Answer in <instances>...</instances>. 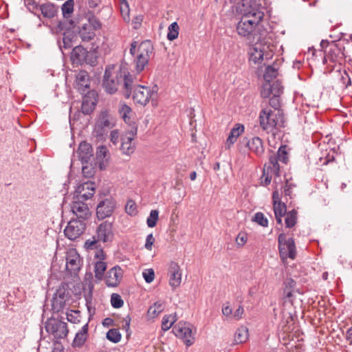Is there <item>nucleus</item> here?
<instances>
[{"mask_svg":"<svg viewBox=\"0 0 352 352\" xmlns=\"http://www.w3.org/2000/svg\"><path fill=\"white\" fill-rule=\"evenodd\" d=\"M124 83L123 94L126 98H129L133 89V80L131 76L126 72H122L121 69L119 71H114L113 67L108 66L106 67L104 74L103 76L102 86L109 94H115L118 89L119 85Z\"/></svg>","mask_w":352,"mask_h":352,"instance_id":"1","label":"nucleus"},{"mask_svg":"<svg viewBox=\"0 0 352 352\" xmlns=\"http://www.w3.org/2000/svg\"><path fill=\"white\" fill-rule=\"evenodd\" d=\"M98 94L94 90L89 91L82 98L81 111L76 110L72 113L70 109L69 124L72 130L82 131L84 126L87 124V120L85 118V116L91 114L96 108L98 102Z\"/></svg>","mask_w":352,"mask_h":352,"instance_id":"2","label":"nucleus"},{"mask_svg":"<svg viewBox=\"0 0 352 352\" xmlns=\"http://www.w3.org/2000/svg\"><path fill=\"white\" fill-rule=\"evenodd\" d=\"M264 14L258 9L250 7L248 8L236 25V32L238 34L243 37H246L250 40L253 37V41L256 40V28L258 25L260 21L263 19Z\"/></svg>","mask_w":352,"mask_h":352,"instance_id":"3","label":"nucleus"},{"mask_svg":"<svg viewBox=\"0 0 352 352\" xmlns=\"http://www.w3.org/2000/svg\"><path fill=\"white\" fill-rule=\"evenodd\" d=\"M260 125L263 130H280L285 127V119L283 111H278V113L272 110L263 109L259 116Z\"/></svg>","mask_w":352,"mask_h":352,"instance_id":"4","label":"nucleus"},{"mask_svg":"<svg viewBox=\"0 0 352 352\" xmlns=\"http://www.w3.org/2000/svg\"><path fill=\"white\" fill-rule=\"evenodd\" d=\"M154 47L150 40L140 43L138 47V54L134 58L135 70L137 73L142 72L153 54Z\"/></svg>","mask_w":352,"mask_h":352,"instance_id":"5","label":"nucleus"},{"mask_svg":"<svg viewBox=\"0 0 352 352\" xmlns=\"http://www.w3.org/2000/svg\"><path fill=\"white\" fill-rule=\"evenodd\" d=\"M278 243L280 257L283 261L288 258L292 259L296 258V245L293 238H287L286 234L280 233L278 237Z\"/></svg>","mask_w":352,"mask_h":352,"instance_id":"6","label":"nucleus"},{"mask_svg":"<svg viewBox=\"0 0 352 352\" xmlns=\"http://www.w3.org/2000/svg\"><path fill=\"white\" fill-rule=\"evenodd\" d=\"M345 57L344 45L335 41H331L329 49L324 50L322 62L323 64H327L328 61H329L341 65L342 62H344Z\"/></svg>","mask_w":352,"mask_h":352,"instance_id":"7","label":"nucleus"},{"mask_svg":"<svg viewBox=\"0 0 352 352\" xmlns=\"http://www.w3.org/2000/svg\"><path fill=\"white\" fill-rule=\"evenodd\" d=\"M45 329L56 339L67 337L69 332L67 322L54 318H48L45 321Z\"/></svg>","mask_w":352,"mask_h":352,"instance_id":"8","label":"nucleus"},{"mask_svg":"<svg viewBox=\"0 0 352 352\" xmlns=\"http://www.w3.org/2000/svg\"><path fill=\"white\" fill-rule=\"evenodd\" d=\"M260 39L261 37L258 36L256 39V43L250 46L248 50L249 60L254 64L261 63L264 56H265L266 58L271 56L270 53L266 52V48L269 47L259 43Z\"/></svg>","mask_w":352,"mask_h":352,"instance_id":"9","label":"nucleus"},{"mask_svg":"<svg viewBox=\"0 0 352 352\" xmlns=\"http://www.w3.org/2000/svg\"><path fill=\"white\" fill-rule=\"evenodd\" d=\"M173 331L177 337L183 340L186 346H190L194 343L195 338L190 323L179 322L173 327Z\"/></svg>","mask_w":352,"mask_h":352,"instance_id":"10","label":"nucleus"},{"mask_svg":"<svg viewBox=\"0 0 352 352\" xmlns=\"http://www.w3.org/2000/svg\"><path fill=\"white\" fill-rule=\"evenodd\" d=\"M86 224L82 220L72 218L64 230L65 235L70 240L78 238L85 230Z\"/></svg>","mask_w":352,"mask_h":352,"instance_id":"11","label":"nucleus"},{"mask_svg":"<svg viewBox=\"0 0 352 352\" xmlns=\"http://www.w3.org/2000/svg\"><path fill=\"white\" fill-rule=\"evenodd\" d=\"M116 119L107 111H102L96 119L95 132L108 131L112 130L116 126Z\"/></svg>","mask_w":352,"mask_h":352,"instance_id":"12","label":"nucleus"},{"mask_svg":"<svg viewBox=\"0 0 352 352\" xmlns=\"http://www.w3.org/2000/svg\"><path fill=\"white\" fill-rule=\"evenodd\" d=\"M69 292L64 285H60L52 300V309L54 312H59L65 306Z\"/></svg>","mask_w":352,"mask_h":352,"instance_id":"13","label":"nucleus"},{"mask_svg":"<svg viewBox=\"0 0 352 352\" xmlns=\"http://www.w3.org/2000/svg\"><path fill=\"white\" fill-rule=\"evenodd\" d=\"M82 265V260L75 250H72L67 252L66 256V269L71 274L76 275Z\"/></svg>","mask_w":352,"mask_h":352,"instance_id":"14","label":"nucleus"},{"mask_svg":"<svg viewBox=\"0 0 352 352\" xmlns=\"http://www.w3.org/2000/svg\"><path fill=\"white\" fill-rule=\"evenodd\" d=\"M71 211L78 220L85 221L91 216V212L87 204L82 200L74 198L71 204Z\"/></svg>","mask_w":352,"mask_h":352,"instance_id":"15","label":"nucleus"},{"mask_svg":"<svg viewBox=\"0 0 352 352\" xmlns=\"http://www.w3.org/2000/svg\"><path fill=\"white\" fill-rule=\"evenodd\" d=\"M115 207L116 202L113 199L107 198L102 200L99 202L96 208L97 217L102 220L110 217L113 214Z\"/></svg>","mask_w":352,"mask_h":352,"instance_id":"16","label":"nucleus"},{"mask_svg":"<svg viewBox=\"0 0 352 352\" xmlns=\"http://www.w3.org/2000/svg\"><path fill=\"white\" fill-rule=\"evenodd\" d=\"M95 235L103 243L112 241L114 236L112 223L107 221L101 223L98 226Z\"/></svg>","mask_w":352,"mask_h":352,"instance_id":"17","label":"nucleus"},{"mask_svg":"<svg viewBox=\"0 0 352 352\" xmlns=\"http://www.w3.org/2000/svg\"><path fill=\"white\" fill-rule=\"evenodd\" d=\"M169 285L176 288L179 287L182 282V270L178 263L170 261L168 264Z\"/></svg>","mask_w":352,"mask_h":352,"instance_id":"18","label":"nucleus"},{"mask_svg":"<svg viewBox=\"0 0 352 352\" xmlns=\"http://www.w3.org/2000/svg\"><path fill=\"white\" fill-rule=\"evenodd\" d=\"M132 91H133V99L136 103L146 105L148 102L151 96L148 87L137 85L135 87H133Z\"/></svg>","mask_w":352,"mask_h":352,"instance_id":"19","label":"nucleus"},{"mask_svg":"<svg viewBox=\"0 0 352 352\" xmlns=\"http://www.w3.org/2000/svg\"><path fill=\"white\" fill-rule=\"evenodd\" d=\"M242 143L245 144L249 149L258 157H261L264 153V147L262 140L258 137H245L243 139Z\"/></svg>","mask_w":352,"mask_h":352,"instance_id":"20","label":"nucleus"},{"mask_svg":"<svg viewBox=\"0 0 352 352\" xmlns=\"http://www.w3.org/2000/svg\"><path fill=\"white\" fill-rule=\"evenodd\" d=\"M137 133H125L121 136L120 150L123 154L130 155L135 148L134 138Z\"/></svg>","mask_w":352,"mask_h":352,"instance_id":"21","label":"nucleus"},{"mask_svg":"<svg viewBox=\"0 0 352 352\" xmlns=\"http://www.w3.org/2000/svg\"><path fill=\"white\" fill-rule=\"evenodd\" d=\"M77 154L82 164H88L94 157L91 145L86 142H82L78 146Z\"/></svg>","mask_w":352,"mask_h":352,"instance_id":"22","label":"nucleus"},{"mask_svg":"<svg viewBox=\"0 0 352 352\" xmlns=\"http://www.w3.org/2000/svg\"><path fill=\"white\" fill-rule=\"evenodd\" d=\"M122 276V272L120 267L116 266L112 267L107 272L105 276L107 285L112 287L118 286L120 282Z\"/></svg>","mask_w":352,"mask_h":352,"instance_id":"23","label":"nucleus"},{"mask_svg":"<svg viewBox=\"0 0 352 352\" xmlns=\"http://www.w3.org/2000/svg\"><path fill=\"white\" fill-rule=\"evenodd\" d=\"M92 185V184L85 183L79 186L76 190L77 195L74 198L82 200L83 202L91 198L95 192V188Z\"/></svg>","mask_w":352,"mask_h":352,"instance_id":"24","label":"nucleus"},{"mask_svg":"<svg viewBox=\"0 0 352 352\" xmlns=\"http://www.w3.org/2000/svg\"><path fill=\"white\" fill-rule=\"evenodd\" d=\"M96 157L100 170H104L108 164L110 154L105 146H100L97 148Z\"/></svg>","mask_w":352,"mask_h":352,"instance_id":"25","label":"nucleus"},{"mask_svg":"<svg viewBox=\"0 0 352 352\" xmlns=\"http://www.w3.org/2000/svg\"><path fill=\"white\" fill-rule=\"evenodd\" d=\"M58 7L52 3L47 2L40 5V14L45 19H52L56 16Z\"/></svg>","mask_w":352,"mask_h":352,"instance_id":"26","label":"nucleus"},{"mask_svg":"<svg viewBox=\"0 0 352 352\" xmlns=\"http://www.w3.org/2000/svg\"><path fill=\"white\" fill-rule=\"evenodd\" d=\"M86 55L87 50L81 45H78L72 50L71 60L74 64L82 65L86 60Z\"/></svg>","mask_w":352,"mask_h":352,"instance_id":"27","label":"nucleus"},{"mask_svg":"<svg viewBox=\"0 0 352 352\" xmlns=\"http://www.w3.org/2000/svg\"><path fill=\"white\" fill-rule=\"evenodd\" d=\"M279 160L276 155H272L269 158V162L266 166L265 169L270 172L271 175L275 177L274 182L276 183V178L280 176V166L278 164Z\"/></svg>","mask_w":352,"mask_h":352,"instance_id":"28","label":"nucleus"},{"mask_svg":"<svg viewBox=\"0 0 352 352\" xmlns=\"http://www.w3.org/2000/svg\"><path fill=\"white\" fill-rule=\"evenodd\" d=\"M78 34L84 42H89L94 39L96 36L94 31L90 24L84 23L79 28Z\"/></svg>","mask_w":352,"mask_h":352,"instance_id":"29","label":"nucleus"},{"mask_svg":"<svg viewBox=\"0 0 352 352\" xmlns=\"http://www.w3.org/2000/svg\"><path fill=\"white\" fill-rule=\"evenodd\" d=\"M88 323L82 326L81 329L76 334L73 341V346L75 347L82 346L88 337Z\"/></svg>","mask_w":352,"mask_h":352,"instance_id":"30","label":"nucleus"},{"mask_svg":"<svg viewBox=\"0 0 352 352\" xmlns=\"http://www.w3.org/2000/svg\"><path fill=\"white\" fill-rule=\"evenodd\" d=\"M76 84L78 89L80 91L89 87V76L87 72L80 71L76 75Z\"/></svg>","mask_w":352,"mask_h":352,"instance_id":"31","label":"nucleus"},{"mask_svg":"<svg viewBox=\"0 0 352 352\" xmlns=\"http://www.w3.org/2000/svg\"><path fill=\"white\" fill-rule=\"evenodd\" d=\"M275 218L278 224H282V217L285 216L287 212L286 206L284 203H276L273 204Z\"/></svg>","mask_w":352,"mask_h":352,"instance_id":"32","label":"nucleus"},{"mask_svg":"<svg viewBox=\"0 0 352 352\" xmlns=\"http://www.w3.org/2000/svg\"><path fill=\"white\" fill-rule=\"evenodd\" d=\"M76 34L73 30L64 31L63 33V45L60 44V47H63L65 49H69L72 46V41Z\"/></svg>","mask_w":352,"mask_h":352,"instance_id":"33","label":"nucleus"},{"mask_svg":"<svg viewBox=\"0 0 352 352\" xmlns=\"http://www.w3.org/2000/svg\"><path fill=\"white\" fill-rule=\"evenodd\" d=\"M75 26L76 22L73 19L64 18L63 20L58 21L56 29L60 32L62 31L72 30Z\"/></svg>","mask_w":352,"mask_h":352,"instance_id":"34","label":"nucleus"},{"mask_svg":"<svg viewBox=\"0 0 352 352\" xmlns=\"http://www.w3.org/2000/svg\"><path fill=\"white\" fill-rule=\"evenodd\" d=\"M248 338V329L245 327H239L234 335V341L236 344L245 342Z\"/></svg>","mask_w":352,"mask_h":352,"instance_id":"35","label":"nucleus"},{"mask_svg":"<svg viewBox=\"0 0 352 352\" xmlns=\"http://www.w3.org/2000/svg\"><path fill=\"white\" fill-rule=\"evenodd\" d=\"M119 113L126 124L129 125L132 124V111L130 107L125 104H122L119 109Z\"/></svg>","mask_w":352,"mask_h":352,"instance_id":"36","label":"nucleus"},{"mask_svg":"<svg viewBox=\"0 0 352 352\" xmlns=\"http://www.w3.org/2000/svg\"><path fill=\"white\" fill-rule=\"evenodd\" d=\"M285 226L288 228H293L297 223V211L295 209L287 212L285 219Z\"/></svg>","mask_w":352,"mask_h":352,"instance_id":"37","label":"nucleus"},{"mask_svg":"<svg viewBox=\"0 0 352 352\" xmlns=\"http://www.w3.org/2000/svg\"><path fill=\"white\" fill-rule=\"evenodd\" d=\"M100 242V241H99L96 236L94 235L85 241L84 248L87 250H98L101 246Z\"/></svg>","mask_w":352,"mask_h":352,"instance_id":"38","label":"nucleus"},{"mask_svg":"<svg viewBox=\"0 0 352 352\" xmlns=\"http://www.w3.org/2000/svg\"><path fill=\"white\" fill-rule=\"evenodd\" d=\"M176 314L164 316L162 321V329L163 331L168 330L173 324L176 322Z\"/></svg>","mask_w":352,"mask_h":352,"instance_id":"39","label":"nucleus"},{"mask_svg":"<svg viewBox=\"0 0 352 352\" xmlns=\"http://www.w3.org/2000/svg\"><path fill=\"white\" fill-rule=\"evenodd\" d=\"M94 269L96 278L102 279L104 276V272L107 269V264L104 261H98L95 263Z\"/></svg>","mask_w":352,"mask_h":352,"instance_id":"40","label":"nucleus"},{"mask_svg":"<svg viewBox=\"0 0 352 352\" xmlns=\"http://www.w3.org/2000/svg\"><path fill=\"white\" fill-rule=\"evenodd\" d=\"M179 25L177 22L172 23L168 28L167 38L169 41H173L178 37L179 35Z\"/></svg>","mask_w":352,"mask_h":352,"instance_id":"41","label":"nucleus"},{"mask_svg":"<svg viewBox=\"0 0 352 352\" xmlns=\"http://www.w3.org/2000/svg\"><path fill=\"white\" fill-rule=\"evenodd\" d=\"M74 0H67L62 6V12L64 18H69L74 11Z\"/></svg>","mask_w":352,"mask_h":352,"instance_id":"42","label":"nucleus"},{"mask_svg":"<svg viewBox=\"0 0 352 352\" xmlns=\"http://www.w3.org/2000/svg\"><path fill=\"white\" fill-rule=\"evenodd\" d=\"M278 75V71L274 67L269 65L266 67L265 74L263 75L264 79L267 82H270Z\"/></svg>","mask_w":352,"mask_h":352,"instance_id":"43","label":"nucleus"},{"mask_svg":"<svg viewBox=\"0 0 352 352\" xmlns=\"http://www.w3.org/2000/svg\"><path fill=\"white\" fill-rule=\"evenodd\" d=\"M106 337L109 341L118 343L120 341L122 336L118 329H111L107 331Z\"/></svg>","mask_w":352,"mask_h":352,"instance_id":"44","label":"nucleus"},{"mask_svg":"<svg viewBox=\"0 0 352 352\" xmlns=\"http://www.w3.org/2000/svg\"><path fill=\"white\" fill-rule=\"evenodd\" d=\"M159 219V212L157 210H153L151 211L149 216L146 219V223L148 227L153 228L156 226L157 221Z\"/></svg>","mask_w":352,"mask_h":352,"instance_id":"45","label":"nucleus"},{"mask_svg":"<svg viewBox=\"0 0 352 352\" xmlns=\"http://www.w3.org/2000/svg\"><path fill=\"white\" fill-rule=\"evenodd\" d=\"M269 87L272 92V96H280L283 92V87L278 80L274 81L272 85L269 82Z\"/></svg>","mask_w":352,"mask_h":352,"instance_id":"46","label":"nucleus"},{"mask_svg":"<svg viewBox=\"0 0 352 352\" xmlns=\"http://www.w3.org/2000/svg\"><path fill=\"white\" fill-rule=\"evenodd\" d=\"M164 309V305L160 302H156L153 306L150 307L148 310V314L152 316H157L160 314Z\"/></svg>","mask_w":352,"mask_h":352,"instance_id":"47","label":"nucleus"},{"mask_svg":"<svg viewBox=\"0 0 352 352\" xmlns=\"http://www.w3.org/2000/svg\"><path fill=\"white\" fill-rule=\"evenodd\" d=\"M27 8L35 15L40 16V5L35 0H27Z\"/></svg>","mask_w":352,"mask_h":352,"instance_id":"48","label":"nucleus"},{"mask_svg":"<svg viewBox=\"0 0 352 352\" xmlns=\"http://www.w3.org/2000/svg\"><path fill=\"white\" fill-rule=\"evenodd\" d=\"M98 56L96 55V52L94 51L87 50L86 60H85L84 63L90 65L91 66H94L97 63Z\"/></svg>","mask_w":352,"mask_h":352,"instance_id":"49","label":"nucleus"},{"mask_svg":"<svg viewBox=\"0 0 352 352\" xmlns=\"http://www.w3.org/2000/svg\"><path fill=\"white\" fill-rule=\"evenodd\" d=\"M270 105L274 108L275 113H278V111H282L280 109V100L279 96H272L269 100Z\"/></svg>","mask_w":352,"mask_h":352,"instance_id":"50","label":"nucleus"},{"mask_svg":"<svg viewBox=\"0 0 352 352\" xmlns=\"http://www.w3.org/2000/svg\"><path fill=\"white\" fill-rule=\"evenodd\" d=\"M253 221L263 227H267L268 226L267 219L261 212H258L254 214Z\"/></svg>","mask_w":352,"mask_h":352,"instance_id":"51","label":"nucleus"},{"mask_svg":"<svg viewBox=\"0 0 352 352\" xmlns=\"http://www.w3.org/2000/svg\"><path fill=\"white\" fill-rule=\"evenodd\" d=\"M111 303L113 308H120L124 305V301L118 294H113L111 297Z\"/></svg>","mask_w":352,"mask_h":352,"instance_id":"52","label":"nucleus"},{"mask_svg":"<svg viewBox=\"0 0 352 352\" xmlns=\"http://www.w3.org/2000/svg\"><path fill=\"white\" fill-rule=\"evenodd\" d=\"M125 210L131 216L136 214L137 208L135 203L132 200L128 201L125 206Z\"/></svg>","mask_w":352,"mask_h":352,"instance_id":"53","label":"nucleus"},{"mask_svg":"<svg viewBox=\"0 0 352 352\" xmlns=\"http://www.w3.org/2000/svg\"><path fill=\"white\" fill-rule=\"evenodd\" d=\"M82 172L83 175L87 178L91 177L95 173L94 168L91 164L88 165V164H82Z\"/></svg>","mask_w":352,"mask_h":352,"instance_id":"54","label":"nucleus"},{"mask_svg":"<svg viewBox=\"0 0 352 352\" xmlns=\"http://www.w3.org/2000/svg\"><path fill=\"white\" fill-rule=\"evenodd\" d=\"M287 153L286 151V146L282 145L280 146V148L278 151L277 155H276V156L278 157L279 161H280L283 163H287Z\"/></svg>","mask_w":352,"mask_h":352,"instance_id":"55","label":"nucleus"},{"mask_svg":"<svg viewBox=\"0 0 352 352\" xmlns=\"http://www.w3.org/2000/svg\"><path fill=\"white\" fill-rule=\"evenodd\" d=\"M266 166H264L263 168V174L261 178V184L264 186H267L270 184L272 177L274 175H271L270 172L267 171L265 169Z\"/></svg>","mask_w":352,"mask_h":352,"instance_id":"56","label":"nucleus"},{"mask_svg":"<svg viewBox=\"0 0 352 352\" xmlns=\"http://www.w3.org/2000/svg\"><path fill=\"white\" fill-rule=\"evenodd\" d=\"M142 276L147 283H151L155 278V272L153 269H146L143 273Z\"/></svg>","mask_w":352,"mask_h":352,"instance_id":"57","label":"nucleus"},{"mask_svg":"<svg viewBox=\"0 0 352 352\" xmlns=\"http://www.w3.org/2000/svg\"><path fill=\"white\" fill-rule=\"evenodd\" d=\"M284 194L285 196H289L292 197V189L296 187V185L289 182L288 179H286L285 184L284 186Z\"/></svg>","mask_w":352,"mask_h":352,"instance_id":"58","label":"nucleus"},{"mask_svg":"<svg viewBox=\"0 0 352 352\" xmlns=\"http://www.w3.org/2000/svg\"><path fill=\"white\" fill-rule=\"evenodd\" d=\"M240 133H230V135L226 142L225 148L226 149H229L230 146L236 141Z\"/></svg>","mask_w":352,"mask_h":352,"instance_id":"59","label":"nucleus"},{"mask_svg":"<svg viewBox=\"0 0 352 352\" xmlns=\"http://www.w3.org/2000/svg\"><path fill=\"white\" fill-rule=\"evenodd\" d=\"M272 95V92L269 87V83L267 82L263 86V89L261 91V97L264 98H270Z\"/></svg>","mask_w":352,"mask_h":352,"instance_id":"60","label":"nucleus"},{"mask_svg":"<svg viewBox=\"0 0 352 352\" xmlns=\"http://www.w3.org/2000/svg\"><path fill=\"white\" fill-rule=\"evenodd\" d=\"M87 24H90L91 25V28L93 29V31L98 30L101 28V23H100V21L95 17H92L91 19H89V21Z\"/></svg>","mask_w":352,"mask_h":352,"instance_id":"61","label":"nucleus"},{"mask_svg":"<svg viewBox=\"0 0 352 352\" xmlns=\"http://www.w3.org/2000/svg\"><path fill=\"white\" fill-rule=\"evenodd\" d=\"M155 242V238L153 234H149L147 235L146 239V243L144 247L148 250H151L152 246Z\"/></svg>","mask_w":352,"mask_h":352,"instance_id":"62","label":"nucleus"},{"mask_svg":"<svg viewBox=\"0 0 352 352\" xmlns=\"http://www.w3.org/2000/svg\"><path fill=\"white\" fill-rule=\"evenodd\" d=\"M247 241V236L245 234L239 233L236 239V242L238 245L243 246Z\"/></svg>","mask_w":352,"mask_h":352,"instance_id":"63","label":"nucleus"},{"mask_svg":"<svg viewBox=\"0 0 352 352\" xmlns=\"http://www.w3.org/2000/svg\"><path fill=\"white\" fill-rule=\"evenodd\" d=\"M96 250L95 258L98 259V261H103L105 259V254L102 247L100 246V248H98Z\"/></svg>","mask_w":352,"mask_h":352,"instance_id":"64","label":"nucleus"}]
</instances>
